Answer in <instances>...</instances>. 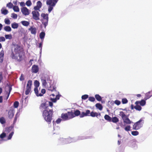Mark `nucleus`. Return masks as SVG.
I'll return each instance as SVG.
<instances>
[{
    "label": "nucleus",
    "mask_w": 152,
    "mask_h": 152,
    "mask_svg": "<svg viewBox=\"0 0 152 152\" xmlns=\"http://www.w3.org/2000/svg\"><path fill=\"white\" fill-rule=\"evenodd\" d=\"M39 108L44 109L42 112V116L45 121L48 124H50L52 119L53 109L48 108V104L47 102L42 103L40 106Z\"/></svg>",
    "instance_id": "1"
},
{
    "label": "nucleus",
    "mask_w": 152,
    "mask_h": 152,
    "mask_svg": "<svg viewBox=\"0 0 152 152\" xmlns=\"http://www.w3.org/2000/svg\"><path fill=\"white\" fill-rule=\"evenodd\" d=\"M119 115L121 117L122 119H123L124 122L126 124H130L132 121L129 119L128 116L126 115L122 111L120 112Z\"/></svg>",
    "instance_id": "2"
},
{
    "label": "nucleus",
    "mask_w": 152,
    "mask_h": 152,
    "mask_svg": "<svg viewBox=\"0 0 152 152\" xmlns=\"http://www.w3.org/2000/svg\"><path fill=\"white\" fill-rule=\"evenodd\" d=\"M56 4L53 0H47L46 1V4L48 6V11L49 12L52 11Z\"/></svg>",
    "instance_id": "3"
},
{
    "label": "nucleus",
    "mask_w": 152,
    "mask_h": 152,
    "mask_svg": "<svg viewBox=\"0 0 152 152\" xmlns=\"http://www.w3.org/2000/svg\"><path fill=\"white\" fill-rule=\"evenodd\" d=\"M41 16L42 17L43 19L42 21V23L44 26L45 28L48 24V14L42 13L41 14Z\"/></svg>",
    "instance_id": "4"
},
{
    "label": "nucleus",
    "mask_w": 152,
    "mask_h": 152,
    "mask_svg": "<svg viewBox=\"0 0 152 152\" xmlns=\"http://www.w3.org/2000/svg\"><path fill=\"white\" fill-rule=\"evenodd\" d=\"M70 112H68L66 113H63L61 115V118L64 121H66L73 118L72 114H71Z\"/></svg>",
    "instance_id": "5"
},
{
    "label": "nucleus",
    "mask_w": 152,
    "mask_h": 152,
    "mask_svg": "<svg viewBox=\"0 0 152 152\" xmlns=\"http://www.w3.org/2000/svg\"><path fill=\"white\" fill-rule=\"evenodd\" d=\"M143 121L142 119H140L138 121L134 124L133 126V129L134 130H138L142 126V124L141 123Z\"/></svg>",
    "instance_id": "6"
},
{
    "label": "nucleus",
    "mask_w": 152,
    "mask_h": 152,
    "mask_svg": "<svg viewBox=\"0 0 152 152\" xmlns=\"http://www.w3.org/2000/svg\"><path fill=\"white\" fill-rule=\"evenodd\" d=\"M32 84V81L29 80L28 82L25 91V94L27 95L29 94L31 91V88Z\"/></svg>",
    "instance_id": "7"
},
{
    "label": "nucleus",
    "mask_w": 152,
    "mask_h": 152,
    "mask_svg": "<svg viewBox=\"0 0 152 152\" xmlns=\"http://www.w3.org/2000/svg\"><path fill=\"white\" fill-rule=\"evenodd\" d=\"M33 18L34 19L38 20H39V14L37 11H33L32 12Z\"/></svg>",
    "instance_id": "8"
},
{
    "label": "nucleus",
    "mask_w": 152,
    "mask_h": 152,
    "mask_svg": "<svg viewBox=\"0 0 152 152\" xmlns=\"http://www.w3.org/2000/svg\"><path fill=\"white\" fill-rule=\"evenodd\" d=\"M21 11L22 13L25 15H28L29 14L28 10L26 7H23L21 9Z\"/></svg>",
    "instance_id": "9"
},
{
    "label": "nucleus",
    "mask_w": 152,
    "mask_h": 152,
    "mask_svg": "<svg viewBox=\"0 0 152 152\" xmlns=\"http://www.w3.org/2000/svg\"><path fill=\"white\" fill-rule=\"evenodd\" d=\"M71 114H72L73 115V118L75 117V116H78L79 115H80V112L78 110H77L74 111V112H73L72 111V110L70 111Z\"/></svg>",
    "instance_id": "10"
},
{
    "label": "nucleus",
    "mask_w": 152,
    "mask_h": 152,
    "mask_svg": "<svg viewBox=\"0 0 152 152\" xmlns=\"http://www.w3.org/2000/svg\"><path fill=\"white\" fill-rule=\"evenodd\" d=\"M32 72L34 73H37L39 71V68L38 66L37 65H33L32 67Z\"/></svg>",
    "instance_id": "11"
},
{
    "label": "nucleus",
    "mask_w": 152,
    "mask_h": 152,
    "mask_svg": "<svg viewBox=\"0 0 152 152\" xmlns=\"http://www.w3.org/2000/svg\"><path fill=\"white\" fill-rule=\"evenodd\" d=\"M90 110H87L86 111V112H82L80 114V117L83 118L84 116H89L88 115L90 113Z\"/></svg>",
    "instance_id": "12"
},
{
    "label": "nucleus",
    "mask_w": 152,
    "mask_h": 152,
    "mask_svg": "<svg viewBox=\"0 0 152 152\" xmlns=\"http://www.w3.org/2000/svg\"><path fill=\"white\" fill-rule=\"evenodd\" d=\"M135 104H139L141 106H144L146 104V102L145 100L142 99L140 101H137L135 102Z\"/></svg>",
    "instance_id": "13"
},
{
    "label": "nucleus",
    "mask_w": 152,
    "mask_h": 152,
    "mask_svg": "<svg viewBox=\"0 0 152 152\" xmlns=\"http://www.w3.org/2000/svg\"><path fill=\"white\" fill-rule=\"evenodd\" d=\"M14 114V112L13 110H10L8 113V117L10 119H12L13 117Z\"/></svg>",
    "instance_id": "14"
},
{
    "label": "nucleus",
    "mask_w": 152,
    "mask_h": 152,
    "mask_svg": "<svg viewBox=\"0 0 152 152\" xmlns=\"http://www.w3.org/2000/svg\"><path fill=\"white\" fill-rule=\"evenodd\" d=\"M29 30L30 31L31 34L35 35L36 33L37 29L35 27L33 28V27H31L29 28Z\"/></svg>",
    "instance_id": "15"
},
{
    "label": "nucleus",
    "mask_w": 152,
    "mask_h": 152,
    "mask_svg": "<svg viewBox=\"0 0 152 152\" xmlns=\"http://www.w3.org/2000/svg\"><path fill=\"white\" fill-rule=\"evenodd\" d=\"M47 76L48 77V76H46V77H42L41 78V80L42 82V86H45L47 84V83L46 82V78Z\"/></svg>",
    "instance_id": "16"
},
{
    "label": "nucleus",
    "mask_w": 152,
    "mask_h": 152,
    "mask_svg": "<svg viewBox=\"0 0 152 152\" xmlns=\"http://www.w3.org/2000/svg\"><path fill=\"white\" fill-rule=\"evenodd\" d=\"M34 91L36 95L38 96H42V94L41 93L39 94L38 93V88L35 87L34 88Z\"/></svg>",
    "instance_id": "17"
},
{
    "label": "nucleus",
    "mask_w": 152,
    "mask_h": 152,
    "mask_svg": "<svg viewBox=\"0 0 152 152\" xmlns=\"http://www.w3.org/2000/svg\"><path fill=\"white\" fill-rule=\"evenodd\" d=\"M8 87H9V92H7V97L5 99H4L6 100H7L8 99L9 97V96L10 95V92L12 90V88L11 86H9Z\"/></svg>",
    "instance_id": "18"
},
{
    "label": "nucleus",
    "mask_w": 152,
    "mask_h": 152,
    "mask_svg": "<svg viewBox=\"0 0 152 152\" xmlns=\"http://www.w3.org/2000/svg\"><path fill=\"white\" fill-rule=\"evenodd\" d=\"M96 107L99 109L100 110H102L103 108V107L102 105L100 103H96L95 105Z\"/></svg>",
    "instance_id": "19"
},
{
    "label": "nucleus",
    "mask_w": 152,
    "mask_h": 152,
    "mask_svg": "<svg viewBox=\"0 0 152 152\" xmlns=\"http://www.w3.org/2000/svg\"><path fill=\"white\" fill-rule=\"evenodd\" d=\"M14 51L16 54H18L19 53H20V52H22L20 50V48L19 46H17L14 49Z\"/></svg>",
    "instance_id": "20"
},
{
    "label": "nucleus",
    "mask_w": 152,
    "mask_h": 152,
    "mask_svg": "<svg viewBox=\"0 0 152 152\" xmlns=\"http://www.w3.org/2000/svg\"><path fill=\"white\" fill-rule=\"evenodd\" d=\"M136 105L134 106V109L136 110L140 111L142 110V107L139 104H135Z\"/></svg>",
    "instance_id": "21"
},
{
    "label": "nucleus",
    "mask_w": 152,
    "mask_h": 152,
    "mask_svg": "<svg viewBox=\"0 0 152 152\" xmlns=\"http://www.w3.org/2000/svg\"><path fill=\"white\" fill-rule=\"evenodd\" d=\"M21 23L23 26H27L30 23L28 22L25 20L21 21Z\"/></svg>",
    "instance_id": "22"
},
{
    "label": "nucleus",
    "mask_w": 152,
    "mask_h": 152,
    "mask_svg": "<svg viewBox=\"0 0 152 152\" xmlns=\"http://www.w3.org/2000/svg\"><path fill=\"white\" fill-rule=\"evenodd\" d=\"M111 121L114 123H117L119 121V119L117 117L115 116L112 118Z\"/></svg>",
    "instance_id": "23"
},
{
    "label": "nucleus",
    "mask_w": 152,
    "mask_h": 152,
    "mask_svg": "<svg viewBox=\"0 0 152 152\" xmlns=\"http://www.w3.org/2000/svg\"><path fill=\"white\" fill-rule=\"evenodd\" d=\"M11 26L14 29L17 28L18 27V24L14 22L11 24Z\"/></svg>",
    "instance_id": "24"
},
{
    "label": "nucleus",
    "mask_w": 152,
    "mask_h": 152,
    "mask_svg": "<svg viewBox=\"0 0 152 152\" xmlns=\"http://www.w3.org/2000/svg\"><path fill=\"white\" fill-rule=\"evenodd\" d=\"M104 119L109 121H111V118L110 116L107 115H106L104 116Z\"/></svg>",
    "instance_id": "25"
},
{
    "label": "nucleus",
    "mask_w": 152,
    "mask_h": 152,
    "mask_svg": "<svg viewBox=\"0 0 152 152\" xmlns=\"http://www.w3.org/2000/svg\"><path fill=\"white\" fill-rule=\"evenodd\" d=\"M95 97L96 99L99 101H100L102 100V98L101 97L99 94H96Z\"/></svg>",
    "instance_id": "26"
},
{
    "label": "nucleus",
    "mask_w": 152,
    "mask_h": 152,
    "mask_svg": "<svg viewBox=\"0 0 152 152\" xmlns=\"http://www.w3.org/2000/svg\"><path fill=\"white\" fill-rule=\"evenodd\" d=\"M1 13L4 15H7L8 12V10L4 9H2L1 10Z\"/></svg>",
    "instance_id": "27"
},
{
    "label": "nucleus",
    "mask_w": 152,
    "mask_h": 152,
    "mask_svg": "<svg viewBox=\"0 0 152 152\" xmlns=\"http://www.w3.org/2000/svg\"><path fill=\"white\" fill-rule=\"evenodd\" d=\"M4 30L6 31H11V27L9 26H6L4 28Z\"/></svg>",
    "instance_id": "28"
},
{
    "label": "nucleus",
    "mask_w": 152,
    "mask_h": 152,
    "mask_svg": "<svg viewBox=\"0 0 152 152\" xmlns=\"http://www.w3.org/2000/svg\"><path fill=\"white\" fill-rule=\"evenodd\" d=\"M90 116L92 117H95V116L97 117L98 115V113H97L94 112L93 111L91 112L90 113Z\"/></svg>",
    "instance_id": "29"
},
{
    "label": "nucleus",
    "mask_w": 152,
    "mask_h": 152,
    "mask_svg": "<svg viewBox=\"0 0 152 152\" xmlns=\"http://www.w3.org/2000/svg\"><path fill=\"white\" fill-rule=\"evenodd\" d=\"M0 122L2 124H4L6 123L5 119L3 117H1L0 118Z\"/></svg>",
    "instance_id": "30"
},
{
    "label": "nucleus",
    "mask_w": 152,
    "mask_h": 152,
    "mask_svg": "<svg viewBox=\"0 0 152 152\" xmlns=\"http://www.w3.org/2000/svg\"><path fill=\"white\" fill-rule=\"evenodd\" d=\"M19 54L18 56L19 57V60L20 61L22 60L23 59V51L20 52V53H18Z\"/></svg>",
    "instance_id": "31"
},
{
    "label": "nucleus",
    "mask_w": 152,
    "mask_h": 152,
    "mask_svg": "<svg viewBox=\"0 0 152 152\" xmlns=\"http://www.w3.org/2000/svg\"><path fill=\"white\" fill-rule=\"evenodd\" d=\"M45 33L44 32H41L39 34V37L41 39H43L45 36Z\"/></svg>",
    "instance_id": "32"
},
{
    "label": "nucleus",
    "mask_w": 152,
    "mask_h": 152,
    "mask_svg": "<svg viewBox=\"0 0 152 152\" xmlns=\"http://www.w3.org/2000/svg\"><path fill=\"white\" fill-rule=\"evenodd\" d=\"M13 9L14 11L15 12H19L20 10L18 7L16 6H14L13 7Z\"/></svg>",
    "instance_id": "33"
},
{
    "label": "nucleus",
    "mask_w": 152,
    "mask_h": 152,
    "mask_svg": "<svg viewBox=\"0 0 152 152\" xmlns=\"http://www.w3.org/2000/svg\"><path fill=\"white\" fill-rule=\"evenodd\" d=\"M35 87L38 88L39 85V83L37 80H36L34 82Z\"/></svg>",
    "instance_id": "34"
},
{
    "label": "nucleus",
    "mask_w": 152,
    "mask_h": 152,
    "mask_svg": "<svg viewBox=\"0 0 152 152\" xmlns=\"http://www.w3.org/2000/svg\"><path fill=\"white\" fill-rule=\"evenodd\" d=\"M56 88L53 86H50L48 90L51 91H56Z\"/></svg>",
    "instance_id": "35"
},
{
    "label": "nucleus",
    "mask_w": 152,
    "mask_h": 152,
    "mask_svg": "<svg viewBox=\"0 0 152 152\" xmlns=\"http://www.w3.org/2000/svg\"><path fill=\"white\" fill-rule=\"evenodd\" d=\"M11 57L12 59H17L18 58L17 56H15L12 51L11 54Z\"/></svg>",
    "instance_id": "36"
},
{
    "label": "nucleus",
    "mask_w": 152,
    "mask_h": 152,
    "mask_svg": "<svg viewBox=\"0 0 152 152\" xmlns=\"http://www.w3.org/2000/svg\"><path fill=\"white\" fill-rule=\"evenodd\" d=\"M5 38L6 39H11L12 37V35L10 34H6L5 36Z\"/></svg>",
    "instance_id": "37"
},
{
    "label": "nucleus",
    "mask_w": 152,
    "mask_h": 152,
    "mask_svg": "<svg viewBox=\"0 0 152 152\" xmlns=\"http://www.w3.org/2000/svg\"><path fill=\"white\" fill-rule=\"evenodd\" d=\"M13 5L12 4L11 2L8 3L7 4V6L10 9L12 8V7H13Z\"/></svg>",
    "instance_id": "38"
},
{
    "label": "nucleus",
    "mask_w": 152,
    "mask_h": 152,
    "mask_svg": "<svg viewBox=\"0 0 152 152\" xmlns=\"http://www.w3.org/2000/svg\"><path fill=\"white\" fill-rule=\"evenodd\" d=\"M131 134L133 136H137L139 134V132L137 131H133L132 132Z\"/></svg>",
    "instance_id": "39"
},
{
    "label": "nucleus",
    "mask_w": 152,
    "mask_h": 152,
    "mask_svg": "<svg viewBox=\"0 0 152 152\" xmlns=\"http://www.w3.org/2000/svg\"><path fill=\"white\" fill-rule=\"evenodd\" d=\"M19 103L18 101H15L14 103V107L15 108H17L19 106Z\"/></svg>",
    "instance_id": "40"
},
{
    "label": "nucleus",
    "mask_w": 152,
    "mask_h": 152,
    "mask_svg": "<svg viewBox=\"0 0 152 152\" xmlns=\"http://www.w3.org/2000/svg\"><path fill=\"white\" fill-rule=\"evenodd\" d=\"M14 132H12L9 134L7 137L8 140H10L11 139L13 134H14Z\"/></svg>",
    "instance_id": "41"
},
{
    "label": "nucleus",
    "mask_w": 152,
    "mask_h": 152,
    "mask_svg": "<svg viewBox=\"0 0 152 152\" xmlns=\"http://www.w3.org/2000/svg\"><path fill=\"white\" fill-rule=\"evenodd\" d=\"M88 97V96L87 94H85L82 96L81 97L82 99L83 100H86L87 99Z\"/></svg>",
    "instance_id": "42"
},
{
    "label": "nucleus",
    "mask_w": 152,
    "mask_h": 152,
    "mask_svg": "<svg viewBox=\"0 0 152 152\" xmlns=\"http://www.w3.org/2000/svg\"><path fill=\"white\" fill-rule=\"evenodd\" d=\"M26 4L27 6L29 7L31 5L32 3L31 1L28 0L26 1Z\"/></svg>",
    "instance_id": "43"
},
{
    "label": "nucleus",
    "mask_w": 152,
    "mask_h": 152,
    "mask_svg": "<svg viewBox=\"0 0 152 152\" xmlns=\"http://www.w3.org/2000/svg\"><path fill=\"white\" fill-rule=\"evenodd\" d=\"M88 100L91 102H94L95 101V99L94 97L92 96H90L88 98Z\"/></svg>",
    "instance_id": "44"
},
{
    "label": "nucleus",
    "mask_w": 152,
    "mask_h": 152,
    "mask_svg": "<svg viewBox=\"0 0 152 152\" xmlns=\"http://www.w3.org/2000/svg\"><path fill=\"white\" fill-rule=\"evenodd\" d=\"M11 17L12 18H14V19H16L17 18L18 16L15 13H12L11 14Z\"/></svg>",
    "instance_id": "45"
},
{
    "label": "nucleus",
    "mask_w": 152,
    "mask_h": 152,
    "mask_svg": "<svg viewBox=\"0 0 152 152\" xmlns=\"http://www.w3.org/2000/svg\"><path fill=\"white\" fill-rule=\"evenodd\" d=\"M122 102L123 104H125L127 103L128 101L126 98H124L122 99Z\"/></svg>",
    "instance_id": "46"
},
{
    "label": "nucleus",
    "mask_w": 152,
    "mask_h": 152,
    "mask_svg": "<svg viewBox=\"0 0 152 152\" xmlns=\"http://www.w3.org/2000/svg\"><path fill=\"white\" fill-rule=\"evenodd\" d=\"M6 136V134L5 133H2L0 135V138L1 139H3Z\"/></svg>",
    "instance_id": "47"
},
{
    "label": "nucleus",
    "mask_w": 152,
    "mask_h": 152,
    "mask_svg": "<svg viewBox=\"0 0 152 152\" xmlns=\"http://www.w3.org/2000/svg\"><path fill=\"white\" fill-rule=\"evenodd\" d=\"M131 128V126H126L124 128V129L125 131H129L130 130Z\"/></svg>",
    "instance_id": "48"
},
{
    "label": "nucleus",
    "mask_w": 152,
    "mask_h": 152,
    "mask_svg": "<svg viewBox=\"0 0 152 152\" xmlns=\"http://www.w3.org/2000/svg\"><path fill=\"white\" fill-rule=\"evenodd\" d=\"M37 5L41 8L42 6V3L40 1H38L37 2Z\"/></svg>",
    "instance_id": "49"
},
{
    "label": "nucleus",
    "mask_w": 152,
    "mask_h": 152,
    "mask_svg": "<svg viewBox=\"0 0 152 152\" xmlns=\"http://www.w3.org/2000/svg\"><path fill=\"white\" fill-rule=\"evenodd\" d=\"M45 102H47V103L48 104V103H47L48 102V103H49V105H48V107L49 106H50V107H51V108L52 107L53 105V103L52 102H48V101H46Z\"/></svg>",
    "instance_id": "50"
},
{
    "label": "nucleus",
    "mask_w": 152,
    "mask_h": 152,
    "mask_svg": "<svg viewBox=\"0 0 152 152\" xmlns=\"http://www.w3.org/2000/svg\"><path fill=\"white\" fill-rule=\"evenodd\" d=\"M5 22L6 24L7 25H9L10 23V21L8 19H5Z\"/></svg>",
    "instance_id": "51"
},
{
    "label": "nucleus",
    "mask_w": 152,
    "mask_h": 152,
    "mask_svg": "<svg viewBox=\"0 0 152 152\" xmlns=\"http://www.w3.org/2000/svg\"><path fill=\"white\" fill-rule=\"evenodd\" d=\"M115 103L116 105H118L120 104L121 102L119 100H116L115 101Z\"/></svg>",
    "instance_id": "52"
},
{
    "label": "nucleus",
    "mask_w": 152,
    "mask_h": 152,
    "mask_svg": "<svg viewBox=\"0 0 152 152\" xmlns=\"http://www.w3.org/2000/svg\"><path fill=\"white\" fill-rule=\"evenodd\" d=\"M5 39L4 37H0V42H4L5 41Z\"/></svg>",
    "instance_id": "53"
},
{
    "label": "nucleus",
    "mask_w": 152,
    "mask_h": 152,
    "mask_svg": "<svg viewBox=\"0 0 152 152\" xmlns=\"http://www.w3.org/2000/svg\"><path fill=\"white\" fill-rule=\"evenodd\" d=\"M40 8V7L37 5L34 7V9L35 10V11H36V10L37 11V10H39Z\"/></svg>",
    "instance_id": "54"
},
{
    "label": "nucleus",
    "mask_w": 152,
    "mask_h": 152,
    "mask_svg": "<svg viewBox=\"0 0 152 152\" xmlns=\"http://www.w3.org/2000/svg\"><path fill=\"white\" fill-rule=\"evenodd\" d=\"M41 94H42V96L43 94H45L46 92L45 90L44 89H42L41 90Z\"/></svg>",
    "instance_id": "55"
},
{
    "label": "nucleus",
    "mask_w": 152,
    "mask_h": 152,
    "mask_svg": "<svg viewBox=\"0 0 152 152\" xmlns=\"http://www.w3.org/2000/svg\"><path fill=\"white\" fill-rule=\"evenodd\" d=\"M61 121V119L60 118H58L56 120V123L58 124L59 123H60Z\"/></svg>",
    "instance_id": "56"
},
{
    "label": "nucleus",
    "mask_w": 152,
    "mask_h": 152,
    "mask_svg": "<svg viewBox=\"0 0 152 152\" xmlns=\"http://www.w3.org/2000/svg\"><path fill=\"white\" fill-rule=\"evenodd\" d=\"M20 5L21 7H24L25 6V4L23 2H21L20 3Z\"/></svg>",
    "instance_id": "57"
},
{
    "label": "nucleus",
    "mask_w": 152,
    "mask_h": 152,
    "mask_svg": "<svg viewBox=\"0 0 152 152\" xmlns=\"http://www.w3.org/2000/svg\"><path fill=\"white\" fill-rule=\"evenodd\" d=\"M148 94H145V100L147 99H149L151 97V96H148Z\"/></svg>",
    "instance_id": "58"
},
{
    "label": "nucleus",
    "mask_w": 152,
    "mask_h": 152,
    "mask_svg": "<svg viewBox=\"0 0 152 152\" xmlns=\"http://www.w3.org/2000/svg\"><path fill=\"white\" fill-rule=\"evenodd\" d=\"M0 55L2 57H3L4 55V52L3 50H2L0 52Z\"/></svg>",
    "instance_id": "59"
},
{
    "label": "nucleus",
    "mask_w": 152,
    "mask_h": 152,
    "mask_svg": "<svg viewBox=\"0 0 152 152\" xmlns=\"http://www.w3.org/2000/svg\"><path fill=\"white\" fill-rule=\"evenodd\" d=\"M60 97V96L59 95H56V97L55 98L57 100H58L59 99Z\"/></svg>",
    "instance_id": "60"
},
{
    "label": "nucleus",
    "mask_w": 152,
    "mask_h": 152,
    "mask_svg": "<svg viewBox=\"0 0 152 152\" xmlns=\"http://www.w3.org/2000/svg\"><path fill=\"white\" fill-rule=\"evenodd\" d=\"M20 79L21 81L23 80H24V78L22 76V74L21 75V76L20 77Z\"/></svg>",
    "instance_id": "61"
},
{
    "label": "nucleus",
    "mask_w": 152,
    "mask_h": 152,
    "mask_svg": "<svg viewBox=\"0 0 152 152\" xmlns=\"http://www.w3.org/2000/svg\"><path fill=\"white\" fill-rule=\"evenodd\" d=\"M51 100L52 102H56L57 100L55 98L51 99Z\"/></svg>",
    "instance_id": "62"
},
{
    "label": "nucleus",
    "mask_w": 152,
    "mask_h": 152,
    "mask_svg": "<svg viewBox=\"0 0 152 152\" xmlns=\"http://www.w3.org/2000/svg\"><path fill=\"white\" fill-rule=\"evenodd\" d=\"M3 102V97L2 96H0V103H1Z\"/></svg>",
    "instance_id": "63"
},
{
    "label": "nucleus",
    "mask_w": 152,
    "mask_h": 152,
    "mask_svg": "<svg viewBox=\"0 0 152 152\" xmlns=\"http://www.w3.org/2000/svg\"><path fill=\"white\" fill-rule=\"evenodd\" d=\"M13 3L15 6H16L18 4V1H13Z\"/></svg>",
    "instance_id": "64"
}]
</instances>
